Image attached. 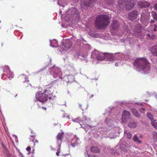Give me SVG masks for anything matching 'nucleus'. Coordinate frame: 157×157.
I'll list each match as a JSON object with an SVG mask.
<instances>
[{
	"mask_svg": "<svg viewBox=\"0 0 157 157\" xmlns=\"http://www.w3.org/2000/svg\"><path fill=\"white\" fill-rule=\"evenodd\" d=\"M110 23L109 17L106 15H101L96 18L94 25L98 29H105Z\"/></svg>",
	"mask_w": 157,
	"mask_h": 157,
	"instance_id": "1",
	"label": "nucleus"
},
{
	"mask_svg": "<svg viewBox=\"0 0 157 157\" xmlns=\"http://www.w3.org/2000/svg\"><path fill=\"white\" fill-rule=\"evenodd\" d=\"M133 66L140 70L148 72L150 70V63L144 58L136 59L133 63Z\"/></svg>",
	"mask_w": 157,
	"mask_h": 157,
	"instance_id": "2",
	"label": "nucleus"
},
{
	"mask_svg": "<svg viewBox=\"0 0 157 157\" xmlns=\"http://www.w3.org/2000/svg\"><path fill=\"white\" fill-rule=\"evenodd\" d=\"M52 93L49 89L45 90L42 92L38 91L36 94V99L42 102L48 100V99H50L51 98Z\"/></svg>",
	"mask_w": 157,
	"mask_h": 157,
	"instance_id": "3",
	"label": "nucleus"
},
{
	"mask_svg": "<svg viewBox=\"0 0 157 157\" xmlns=\"http://www.w3.org/2000/svg\"><path fill=\"white\" fill-rule=\"evenodd\" d=\"M134 1L128 0L126 2L125 0H118V5L119 7L122 8L125 6L127 10H131L134 6Z\"/></svg>",
	"mask_w": 157,
	"mask_h": 157,
	"instance_id": "4",
	"label": "nucleus"
},
{
	"mask_svg": "<svg viewBox=\"0 0 157 157\" xmlns=\"http://www.w3.org/2000/svg\"><path fill=\"white\" fill-rule=\"evenodd\" d=\"M93 55H94L95 57L98 60L101 61L103 60L106 57V55H108L107 53H100L97 51H95L92 52Z\"/></svg>",
	"mask_w": 157,
	"mask_h": 157,
	"instance_id": "5",
	"label": "nucleus"
},
{
	"mask_svg": "<svg viewBox=\"0 0 157 157\" xmlns=\"http://www.w3.org/2000/svg\"><path fill=\"white\" fill-rule=\"evenodd\" d=\"M96 2V0H81V4L82 6L86 7H92L93 3Z\"/></svg>",
	"mask_w": 157,
	"mask_h": 157,
	"instance_id": "6",
	"label": "nucleus"
},
{
	"mask_svg": "<svg viewBox=\"0 0 157 157\" xmlns=\"http://www.w3.org/2000/svg\"><path fill=\"white\" fill-rule=\"evenodd\" d=\"M150 14L146 10H143L141 13L140 20L142 22L147 21L149 18Z\"/></svg>",
	"mask_w": 157,
	"mask_h": 157,
	"instance_id": "7",
	"label": "nucleus"
},
{
	"mask_svg": "<svg viewBox=\"0 0 157 157\" xmlns=\"http://www.w3.org/2000/svg\"><path fill=\"white\" fill-rule=\"evenodd\" d=\"M150 5V2L144 0L140 1L137 3V5L141 8L148 7Z\"/></svg>",
	"mask_w": 157,
	"mask_h": 157,
	"instance_id": "8",
	"label": "nucleus"
},
{
	"mask_svg": "<svg viewBox=\"0 0 157 157\" xmlns=\"http://www.w3.org/2000/svg\"><path fill=\"white\" fill-rule=\"evenodd\" d=\"M130 112L124 110L123 112L121 118L122 122L124 123H126L127 120L130 117Z\"/></svg>",
	"mask_w": 157,
	"mask_h": 157,
	"instance_id": "9",
	"label": "nucleus"
},
{
	"mask_svg": "<svg viewBox=\"0 0 157 157\" xmlns=\"http://www.w3.org/2000/svg\"><path fill=\"white\" fill-rule=\"evenodd\" d=\"M138 13L137 11L134 10L128 13V17L129 20L133 21L135 20L137 17Z\"/></svg>",
	"mask_w": 157,
	"mask_h": 157,
	"instance_id": "10",
	"label": "nucleus"
},
{
	"mask_svg": "<svg viewBox=\"0 0 157 157\" xmlns=\"http://www.w3.org/2000/svg\"><path fill=\"white\" fill-rule=\"evenodd\" d=\"M72 46L71 42L68 40L66 41L65 43L63 44L62 46L63 51H66L70 48Z\"/></svg>",
	"mask_w": 157,
	"mask_h": 157,
	"instance_id": "11",
	"label": "nucleus"
},
{
	"mask_svg": "<svg viewBox=\"0 0 157 157\" xmlns=\"http://www.w3.org/2000/svg\"><path fill=\"white\" fill-rule=\"evenodd\" d=\"M63 137L64 134L63 132L59 133L57 135L56 137L57 143L59 145H61Z\"/></svg>",
	"mask_w": 157,
	"mask_h": 157,
	"instance_id": "12",
	"label": "nucleus"
},
{
	"mask_svg": "<svg viewBox=\"0 0 157 157\" xmlns=\"http://www.w3.org/2000/svg\"><path fill=\"white\" fill-rule=\"evenodd\" d=\"M65 81L67 83H72L75 80V78L72 75H68L65 76L64 77Z\"/></svg>",
	"mask_w": 157,
	"mask_h": 157,
	"instance_id": "13",
	"label": "nucleus"
},
{
	"mask_svg": "<svg viewBox=\"0 0 157 157\" xmlns=\"http://www.w3.org/2000/svg\"><path fill=\"white\" fill-rule=\"evenodd\" d=\"M129 147V145L126 142H123L120 146L121 150L124 152L128 151Z\"/></svg>",
	"mask_w": 157,
	"mask_h": 157,
	"instance_id": "14",
	"label": "nucleus"
},
{
	"mask_svg": "<svg viewBox=\"0 0 157 157\" xmlns=\"http://www.w3.org/2000/svg\"><path fill=\"white\" fill-rule=\"evenodd\" d=\"M114 31H117L119 28L118 22L116 20H113L111 25Z\"/></svg>",
	"mask_w": 157,
	"mask_h": 157,
	"instance_id": "15",
	"label": "nucleus"
},
{
	"mask_svg": "<svg viewBox=\"0 0 157 157\" xmlns=\"http://www.w3.org/2000/svg\"><path fill=\"white\" fill-rule=\"evenodd\" d=\"M4 67L8 69V71H7V73L6 74L7 75L8 78L10 79H11V78H13L14 76L13 73L11 71L10 67L6 65Z\"/></svg>",
	"mask_w": 157,
	"mask_h": 157,
	"instance_id": "16",
	"label": "nucleus"
},
{
	"mask_svg": "<svg viewBox=\"0 0 157 157\" xmlns=\"http://www.w3.org/2000/svg\"><path fill=\"white\" fill-rule=\"evenodd\" d=\"M78 10L75 8H71L69 9L67 12V14H68L69 15H73L74 14H77L78 13Z\"/></svg>",
	"mask_w": 157,
	"mask_h": 157,
	"instance_id": "17",
	"label": "nucleus"
},
{
	"mask_svg": "<svg viewBox=\"0 0 157 157\" xmlns=\"http://www.w3.org/2000/svg\"><path fill=\"white\" fill-rule=\"evenodd\" d=\"M151 51L153 56H157V44L152 48Z\"/></svg>",
	"mask_w": 157,
	"mask_h": 157,
	"instance_id": "18",
	"label": "nucleus"
},
{
	"mask_svg": "<svg viewBox=\"0 0 157 157\" xmlns=\"http://www.w3.org/2000/svg\"><path fill=\"white\" fill-rule=\"evenodd\" d=\"M155 22V21L153 20H151V30L155 31H157V23L153 24V23Z\"/></svg>",
	"mask_w": 157,
	"mask_h": 157,
	"instance_id": "19",
	"label": "nucleus"
},
{
	"mask_svg": "<svg viewBox=\"0 0 157 157\" xmlns=\"http://www.w3.org/2000/svg\"><path fill=\"white\" fill-rule=\"evenodd\" d=\"M124 136L127 139H130L132 137V134L129 131L126 130L124 131Z\"/></svg>",
	"mask_w": 157,
	"mask_h": 157,
	"instance_id": "20",
	"label": "nucleus"
},
{
	"mask_svg": "<svg viewBox=\"0 0 157 157\" xmlns=\"http://www.w3.org/2000/svg\"><path fill=\"white\" fill-rule=\"evenodd\" d=\"M35 135H33L30 136V140L33 142L34 146H35L36 144H38V140L35 138Z\"/></svg>",
	"mask_w": 157,
	"mask_h": 157,
	"instance_id": "21",
	"label": "nucleus"
},
{
	"mask_svg": "<svg viewBox=\"0 0 157 157\" xmlns=\"http://www.w3.org/2000/svg\"><path fill=\"white\" fill-rule=\"evenodd\" d=\"M58 41L56 40H53L51 42L50 45L53 47H56L58 46Z\"/></svg>",
	"mask_w": 157,
	"mask_h": 157,
	"instance_id": "22",
	"label": "nucleus"
},
{
	"mask_svg": "<svg viewBox=\"0 0 157 157\" xmlns=\"http://www.w3.org/2000/svg\"><path fill=\"white\" fill-rule=\"evenodd\" d=\"M131 111L133 115L135 117H140L139 114L137 112L136 109H132Z\"/></svg>",
	"mask_w": 157,
	"mask_h": 157,
	"instance_id": "23",
	"label": "nucleus"
},
{
	"mask_svg": "<svg viewBox=\"0 0 157 157\" xmlns=\"http://www.w3.org/2000/svg\"><path fill=\"white\" fill-rule=\"evenodd\" d=\"M91 150L92 152L94 153H99L100 151L98 148L96 146H93L91 147Z\"/></svg>",
	"mask_w": 157,
	"mask_h": 157,
	"instance_id": "24",
	"label": "nucleus"
},
{
	"mask_svg": "<svg viewBox=\"0 0 157 157\" xmlns=\"http://www.w3.org/2000/svg\"><path fill=\"white\" fill-rule=\"evenodd\" d=\"M29 81L28 79H26L23 81V84L24 86L26 87H31V84L29 83Z\"/></svg>",
	"mask_w": 157,
	"mask_h": 157,
	"instance_id": "25",
	"label": "nucleus"
},
{
	"mask_svg": "<svg viewBox=\"0 0 157 157\" xmlns=\"http://www.w3.org/2000/svg\"><path fill=\"white\" fill-rule=\"evenodd\" d=\"M133 139L135 142H137L139 144L141 143V141L139 140L138 137L136 134L134 135Z\"/></svg>",
	"mask_w": 157,
	"mask_h": 157,
	"instance_id": "26",
	"label": "nucleus"
},
{
	"mask_svg": "<svg viewBox=\"0 0 157 157\" xmlns=\"http://www.w3.org/2000/svg\"><path fill=\"white\" fill-rule=\"evenodd\" d=\"M137 126L136 123L134 122H130L128 124V126L130 128H133L136 127Z\"/></svg>",
	"mask_w": 157,
	"mask_h": 157,
	"instance_id": "27",
	"label": "nucleus"
},
{
	"mask_svg": "<svg viewBox=\"0 0 157 157\" xmlns=\"http://www.w3.org/2000/svg\"><path fill=\"white\" fill-rule=\"evenodd\" d=\"M151 124L155 128L157 127V121L155 120H151Z\"/></svg>",
	"mask_w": 157,
	"mask_h": 157,
	"instance_id": "28",
	"label": "nucleus"
},
{
	"mask_svg": "<svg viewBox=\"0 0 157 157\" xmlns=\"http://www.w3.org/2000/svg\"><path fill=\"white\" fill-rule=\"evenodd\" d=\"M152 15L153 18L157 20V14L155 12H152Z\"/></svg>",
	"mask_w": 157,
	"mask_h": 157,
	"instance_id": "29",
	"label": "nucleus"
},
{
	"mask_svg": "<svg viewBox=\"0 0 157 157\" xmlns=\"http://www.w3.org/2000/svg\"><path fill=\"white\" fill-rule=\"evenodd\" d=\"M147 117L151 120V121L152 120H154L153 119V117L152 115L150 113H147Z\"/></svg>",
	"mask_w": 157,
	"mask_h": 157,
	"instance_id": "30",
	"label": "nucleus"
},
{
	"mask_svg": "<svg viewBox=\"0 0 157 157\" xmlns=\"http://www.w3.org/2000/svg\"><path fill=\"white\" fill-rule=\"evenodd\" d=\"M60 147L61 145H59V148H58L57 150V152H56V155L58 156H59V153L60 152Z\"/></svg>",
	"mask_w": 157,
	"mask_h": 157,
	"instance_id": "31",
	"label": "nucleus"
},
{
	"mask_svg": "<svg viewBox=\"0 0 157 157\" xmlns=\"http://www.w3.org/2000/svg\"><path fill=\"white\" fill-rule=\"evenodd\" d=\"M138 28L137 29V30L135 28V31H136V33H139L140 31L141 28L140 27V25H138Z\"/></svg>",
	"mask_w": 157,
	"mask_h": 157,
	"instance_id": "32",
	"label": "nucleus"
},
{
	"mask_svg": "<svg viewBox=\"0 0 157 157\" xmlns=\"http://www.w3.org/2000/svg\"><path fill=\"white\" fill-rule=\"evenodd\" d=\"M6 65H4V66H3L2 67V68L3 69V71L4 72H6V74H7V71H8V69H7L6 68H5L4 67L6 66Z\"/></svg>",
	"mask_w": 157,
	"mask_h": 157,
	"instance_id": "33",
	"label": "nucleus"
},
{
	"mask_svg": "<svg viewBox=\"0 0 157 157\" xmlns=\"http://www.w3.org/2000/svg\"><path fill=\"white\" fill-rule=\"evenodd\" d=\"M114 2V0H108L107 1V4L109 5L112 4Z\"/></svg>",
	"mask_w": 157,
	"mask_h": 157,
	"instance_id": "34",
	"label": "nucleus"
},
{
	"mask_svg": "<svg viewBox=\"0 0 157 157\" xmlns=\"http://www.w3.org/2000/svg\"><path fill=\"white\" fill-rule=\"evenodd\" d=\"M26 150L28 151L29 153H30L31 147H27L26 148Z\"/></svg>",
	"mask_w": 157,
	"mask_h": 157,
	"instance_id": "35",
	"label": "nucleus"
},
{
	"mask_svg": "<svg viewBox=\"0 0 157 157\" xmlns=\"http://www.w3.org/2000/svg\"><path fill=\"white\" fill-rule=\"evenodd\" d=\"M26 76H25V75H23L22 76H20L19 77V78L21 79V78H25V80L26 79H28V78H27V79H26Z\"/></svg>",
	"mask_w": 157,
	"mask_h": 157,
	"instance_id": "36",
	"label": "nucleus"
},
{
	"mask_svg": "<svg viewBox=\"0 0 157 157\" xmlns=\"http://www.w3.org/2000/svg\"><path fill=\"white\" fill-rule=\"evenodd\" d=\"M59 74H58L57 75V76H55V75H54V77L55 78H57V77H58V78H60V72L59 73Z\"/></svg>",
	"mask_w": 157,
	"mask_h": 157,
	"instance_id": "37",
	"label": "nucleus"
},
{
	"mask_svg": "<svg viewBox=\"0 0 157 157\" xmlns=\"http://www.w3.org/2000/svg\"><path fill=\"white\" fill-rule=\"evenodd\" d=\"M154 8L155 9L157 10V3H156L155 4Z\"/></svg>",
	"mask_w": 157,
	"mask_h": 157,
	"instance_id": "38",
	"label": "nucleus"
},
{
	"mask_svg": "<svg viewBox=\"0 0 157 157\" xmlns=\"http://www.w3.org/2000/svg\"><path fill=\"white\" fill-rule=\"evenodd\" d=\"M145 110V109L144 108H142L141 109H140V110L141 112H143V111H144Z\"/></svg>",
	"mask_w": 157,
	"mask_h": 157,
	"instance_id": "39",
	"label": "nucleus"
},
{
	"mask_svg": "<svg viewBox=\"0 0 157 157\" xmlns=\"http://www.w3.org/2000/svg\"><path fill=\"white\" fill-rule=\"evenodd\" d=\"M15 136V138H16V139H17V137L16 136H15V135H14Z\"/></svg>",
	"mask_w": 157,
	"mask_h": 157,
	"instance_id": "40",
	"label": "nucleus"
},
{
	"mask_svg": "<svg viewBox=\"0 0 157 157\" xmlns=\"http://www.w3.org/2000/svg\"><path fill=\"white\" fill-rule=\"evenodd\" d=\"M115 65L116 66H117V63H116L115 64Z\"/></svg>",
	"mask_w": 157,
	"mask_h": 157,
	"instance_id": "41",
	"label": "nucleus"
},
{
	"mask_svg": "<svg viewBox=\"0 0 157 157\" xmlns=\"http://www.w3.org/2000/svg\"><path fill=\"white\" fill-rule=\"evenodd\" d=\"M79 123H80V125H81V121L79 122Z\"/></svg>",
	"mask_w": 157,
	"mask_h": 157,
	"instance_id": "42",
	"label": "nucleus"
},
{
	"mask_svg": "<svg viewBox=\"0 0 157 157\" xmlns=\"http://www.w3.org/2000/svg\"><path fill=\"white\" fill-rule=\"evenodd\" d=\"M31 133H34L32 131H31Z\"/></svg>",
	"mask_w": 157,
	"mask_h": 157,
	"instance_id": "43",
	"label": "nucleus"
},
{
	"mask_svg": "<svg viewBox=\"0 0 157 157\" xmlns=\"http://www.w3.org/2000/svg\"><path fill=\"white\" fill-rule=\"evenodd\" d=\"M148 36H150L149 34H148Z\"/></svg>",
	"mask_w": 157,
	"mask_h": 157,
	"instance_id": "44",
	"label": "nucleus"
},
{
	"mask_svg": "<svg viewBox=\"0 0 157 157\" xmlns=\"http://www.w3.org/2000/svg\"><path fill=\"white\" fill-rule=\"evenodd\" d=\"M78 119H76V121L78 120Z\"/></svg>",
	"mask_w": 157,
	"mask_h": 157,
	"instance_id": "45",
	"label": "nucleus"
},
{
	"mask_svg": "<svg viewBox=\"0 0 157 157\" xmlns=\"http://www.w3.org/2000/svg\"><path fill=\"white\" fill-rule=\"evenodd\" d=\"M1 23V21H0V23Z\"/></svg>",
	"mask_w": 157,
	"mask_h": 157,
	"instance_id": "46",
	"label": "nucleus"
},
{
	"mask_svg": "<svg viewBox=\"0 0 157 157\" xmlns=\"http://www.w3.org/2000/svg\"><path fill=\"white\" fill-rule=\"evenodd\" d=\"M8 157H10L8 156Z\"/></svg>",
	"mask_w": 157,
	"mask_h": 157,
	"instance_id": "47",
	"label": "nucleus"
}]
</instances>
